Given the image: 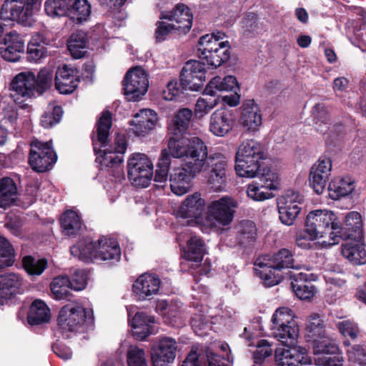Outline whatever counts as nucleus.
<instances>
[{
  "label": "nucleus",
  "instance_id": "1",
  "mask_svg": "<svg viewBox=\"0 0 366 366\" xmlns=\"http://www.w3.org/2000/svg\"><path fill=\"white\" fill-rule=\"evenodd\" d=\"M271 335L285 345L275 350L277 366H310L312 360L305 348L295 347L299 335V326L293 311L279 307L272 317Z\"/></svg>",
  "mask_w": 366,
  "mask_h": 366
},
{
  "label": "nucleus",
  "instance_id": "2",
  "mask_svg": "<svg viewBox=\"0 0 366 366\" xmlns=\"http://www.w3.org/2000/svg\"><path fill=\"white\" fill-rule=\"evenodd\" d=\"M111 126L112 114L109 111H104L97 123V137H92L94 149L97 152L99 144L100 149L97 152L96 161L101 165V169H107L118 181H121L124 178L121 164L123 162V154L127 150V142L124 134H117L114 146H107V141Z\"/></svg>",
  "mask_w": 366,
  "mask_h": 366
},
{
  "label": "nucleus",
  "instance_id": "3",
  "mask_svg": "<svg viewBox=\"0 0 366 366\" xmlns=\"http://www.w3.org/2000/svg\"><path fill=\"white\" fill-rule=\"evenodd\" d=\"M307 335L314 342L315 363L318 366H342V357L337 355L339 348L325 337L322 321L317 314L312 315L307 323Z\"/></svg>",
  "mask_w": 366,
  "mask_h": 366
},
{
  "label": "nucleus",
  "instance_id": "4",
  "mask_svg": "<svg viewBox=\"0 0 366 366\" xmlns=\"http://www.w3.org/2000/svg\"><path fill=\"white\" fill-rule=\"evenodd\" d=\"M225 36L220 31L201 36L197 46L199 57L214 68L227 61L230 57V45L228 41H223Z\"/></svg>",
  "mask_w": 366,
  "mask_h": 366
},
{
  "label": "nucleus",
  "instance_id": "5",
  "mask_svg": "<svg viewBox=\"0 0 366 366\" xmlns=\"http://www.w3.org/2000/svg\"><path fill=\"white\" fill-rule=\"evenodd\" d=\"M264 157L262 144L254 139L243 141L236 153L235 171L242 177L254 178L260 167L259 161Z\"/></svg>",
  "mask_w": 366,
  "mask_h": 366
},
{
  "label": "nucleus",
  "instance_id": "6",
  "mask_svg": "<svg viewBox=\"0 0 366 366\" xmlns=\"http://www.w3.org/2000/svg\"><path fill=\"white\" fill-rule=\"evenodd\" d=\"M92 311L77 303L64 306L58 316L59 330L65 338H69L72 334L83 332L92 320Z\"/></svg>",
  "mask_w": 366,
  "mask_h": 366
},
{
  "label": "nucleus",
  "instance_id": "7",
  "mask_svg": "<svg viewBox=\"0 0 366 366\" xmlns=\"http://www.w3.org/2000/svg\"><path fill=\"white\" fill-rule=\"evenodd\" d=\"M238 202L229 196L212 201L208 206L203 224L211 230L218 232L232 222Z\"/></svg>",
  "mask_w": 366,
  "mask_h": 366
},
{
  "label": "nucleus",
  "instance_id": "8",
  "mask_svg": "<svg viewBox=\"0 0 366 366\" xmlns=\"http://www.w3.org/2000/svg\"><path fill=\"white\" fill-rule=\"evenodd\" d=\"M169 156L174 158L189 159L188 162H205L207 157V147L205 143L197 137H187L182 134L174 135L168 142Z\"/></svg>",
  "mask_w": 366,
  "mask_h": 366
},
{
  "label": "nucleus",
  "instance_id": "9",
  "mask_svg": "<svg viewBox=\"0 0 366 366\" xmlns=\"http://www.w3.org/2000/svg\"><path fill=\"white\" fill-rule=\"evenodd\" d=\"M305 227H307V232L312 237H323L329 231L330 242L331 237L340 232V222L336 214L328 209H316L307 214Z\"/></svg>",
  "mask_w": 366,
  "mask_h": 366
},
{
  "label": "nucleus",
  "instance_id": "10",
  "mask_svg": "<svg viewBox=\"0 0 366 366\" xmlns=\"http://www.w3.org/2000/svg\"><path fill=\"white\" fill-rule=\"evenodd\" d=\"M127 173L134 186L147 187L153 177V164L146 154L134 153L127 161Z\"/></svg>",
  "mask_w": 366,
  "mask_h": 366
},
{
  "label": "nucleus",
  "instance_id": "11",
  "mask_svg": "<svg viewBox=\"0 0 366 366\" xmlns=\"http://www.w3.org/2000/svg\"><path fill=\"white\" fill-rule=\"evenodd\" d=\"M204 164L205 162H187L174 168L169 177L172 192L178 196L186 194L189 190L192 179L203 169Z\"/></svg>",
  "mask_w": 366,
  "mask_h": 366
},
{
  "label": "nucleus",
  "instance_id": "12",
  "mask_svg": "<svg viewBox=\"0 0 366 366\" xmlns=\"http://www.w3.org/2000/svg\"><path fill=\"white\" fill-rule=\"evenodd\" d=\"M228 159L221 153L207 155L203 167L207 182L214 191H222L227 183Z\"/></svg>",
  "mask_w": 366,
  "mask_h": 366
},
{
  "label": "nucleus",
  "instance_id": "13",
  "mask_svg": "<svg viewBox=\"0 0 366 366\" xmlns=\"http://www.w3.org/2000/svg\"><path fill=\"white\" fill-rule=\"evenodd\" d=\"M29 163L33 170L44 172L56 163L57 155L51 142H43L34 139L30 143Z\"/></svg>",
  "mask_w": 366,
  "mask_h": 366
},
{
  "label": "nucleus",
  "instance_id": "14",
  "mask_svg": "<svg viewBox=\"0 0 366 366\" xmlns=\"http://www.w3.org/2000/svg\"><path fill=\"white\" fill-rule=\"evenodd\" d=\"M148 87V75L143 68L137 66L127 71L124 81V91L129 101H138L146 94Z\"/></svg>",
  "mask_w": 366,
  "mask_h": 366
},
{
  "label": "nucleus",
  "instance_id": "15",
  "mask_svg": "<svg viewBox=\"0 0 366 366\" xmlns=\"http://www.w3.org/2000/svg\"><path fill=\"white\" fill-rule=\"evenodd\" d=\"M177 342L175 339L162 336L153 344L151 360L153 366H169L176 357Z\"/></svg>",
  "mask_w": 366,
  "mask_h": 366
},
{
  "label": "nucleus",
  "instance_id": "16",
  "mask_svg": "<svg viewBox=\"0 0 366 366\" xmlns=\"http://www.w3.org/2000/svg\"><path fill=\"white\" fill-rule=\"evenodd\" d=\"M340 232L336 231V234L331 237V242H324L327 245L331 246L340 242L341 239H358L362 238V221L361 214L357 212H350L345 219L344 227L340 225Z\"/></svg>",
  "mask_w": 366,
  "mask_h": 366
},
{
  "label": "nucleus",
  "instance_id": "17",
  "mask_svg": "<svg viewBox=\"0 0 366 366\" xmlns=\"http://www.w3.org/2000/svg\"><path fill=\"white\" fill-rule=\"evenodd\" d=\"M204 64L197 60L186 62L181 72L183 86L189 90L197 91L206 80Z\"/></svg>",
  "mask_w": 366,
  "mask_h": 366
},
{
  "label": "nucleus",
  "instance_id": "18",
  "mask_svg": "<svg viewBox=\"0 0 366 366\" xmlns=\"http://www.w3.org/2000/svg\"><path fill=\"white\" fill-rule=\"evenodd\" d=\"M134 307L129 306L127 307L129 322L132 327V335L139 340H144L147 336L154 332L152 325L154 323V317L147 315L144 312H137L134 316L130 320Z\"/></svg>",
  "mask_w": 366,
  "mask_h": 366
},
{
  "label": "nucleus",
  "instance_id": "19",
  "mask_svg": "<svg viewBox=\"0 0 366 366\" xmlns=\"http://www.w3.org/2000/svg\"><path fill=\"white\" fill-rule=\"evenodd\" d=\"M161 280L159 277L151 273L141 274L134 282L132 291L137 298L144 300L157 295L159 290Z\"/></svg>",
  "mask_w": 366,
  "mask_h": 366
},
{
  "label": "nucleus",
  "instance_id": "20",
  "mask_svg": "<svg viewBox=\"0 0 366 366\" xmlns=\"http://www.w3.org/2000/svg\"><path fill=\"white\" fill-rule=\"evenodd\" d=\"M234 123L232 112L226 108H220L211 114L209 129L214 136L222 137L232 131Z\"/></svg>",
  "mask_w": 366,
  "mask_h": 366
},
{
  "label": "nucleus",
  "instance_id": "21",
  "mask_svg": "<svg viewBox=\"0 0 366 366\" xmlns=\"http://www.w3.org/2000/svg\"><path fill=\"white\" fill-rule=\"evenodd\" d=\"M254 271L266 287H272L279 284L282 280L280 271L269 262V255L257 257L254 262Z\"/></svg>",
  "mask_w": 366,
  "mask_h": 366
},
{
  "label": "nucleus",
  "instance_id": "22",
  "mask_svg": "<svg viewBox=\"0 0 366 366\" xmlns=\"http://www.w3.org/2000/svg\"><path fill=\"white\" fill-rule=\"evenodd\" d=\"M159 17L174 23L177 29L184 33L189 31L192 25L193 15L190 9L184 4H177L172 11H162Z\"/></svg>",
  "mask_w": 366,
  "mask_h": 366
},
{
  "label": "nucleus",
  "instance_id": "23",
  "mask_svg": "<svg viewBox=\"0 0 366 366\" xmlns=\"http://www.w3.org/2000/svg\"><path fill=\"white\" fill-rule=\"evenodd\" d=\"M236 237L229 234L224 239L225 244L233 247L238 244L247 245L255 240L257 235V228L252 221L242 220L235 227Z\"/></svg>",
  "mask_w": 366,
  "mask_h": 366
},
{
  "label": "nucleus",
  "instance_id": "24",
  "mask_svg": "<svg viewBox=\"0 0 366 366\" xmlns=\"http://www.w3.org/2000/svg\"><path fill=\"white\" fill-rule=\"evenodd\" d=\"M4 46L1 48V57L8 61H17L25 49L23 37L15 31L6 34L4 38Z\"/></svg>",
  "mask_w": 366,
  "mask_h": 366
},
{
  "label": "nucleus",
  "instance_id": "25",
  "mask_svg": "<svg viewBox=\"0 0 366 366\" xmlns=\"http://www.w3.org/2000/svg\"><path fill=\"white\" fill-rule=\"evenodd\" d=\"M36 83V76L33 72L26 71L18 74L11 83V90L14 92L12 97L31 98L34 95Z\"/></svg>",
  "mask_w": 366,
  "mask_h": 366
},
{
  "label": "nucleus",
  "instance_id": "26",
  "mask_svg": "<svg viewBox=\"0 0 366 366\" xmlns=\"http://www.w3.org/2000/svg\"><path fill=\"white\" fill-rule=\"evenodd\" d=\"M242 109L240 124L249 132L259 130L262 124V116L259 105L253 99H249L244 102Z\"/></svg>",
  "mask_w": 366,
  "mask_h": 366
},
{
  "label": "nucleus",
  "instance_id": "27",
  "mask_svg": "<svg viewBox=\"0 0 366 366\" xmlns=\"http://www.w3.org/2000/svg\"><path fill=\"white\" fill-rule=\"evenodd\" d=\"M79 81L77 71L71 66L64 65L59 67L56 71L55 86L61 94H67L73 92Z\"/></svg>",
  "mask_w": 366,
  "mask_h": 366
},
{
  "label": "nucleus",
  "instance_id": "28",
  "mask_svg": "<svg viewBox=\"0 0 366 366\" xmlns=\"http://www.w3.org/2000/svg\"><path fill=\"white\" fill-rule=\"evenodd\" d=\"M157 122L155 112L149 109H141L131 121V130L138 137H144L154 129Z\"/></svg>",
  "mask_w": 366,
  "mask_h": 366
},
{
  "label": "nucleus",
  "instance_id": "29",
  "mask_svg": "<svg viewBox=\"0 0 366 366\" xmlns=\"http://www.w3.org/2000/svg\"><path fill=\"white\" fill-rule=\"evenodd\" d=\"M204 206L205 201L202 198L200 193L194 192L187 196L182 202L177 215L184 219H194L197 222L204 211Z\"/></svg>",
  "mask_w": 366,
  "mask_h": 366
},
{
  "label": "nucleus",
  "instance_id": "30",
  "mask_svg": "<svg viewBox=\"0 0 366 366\" xmlns=\"http://www.w3.org/2000/svg\"><path fill=\"white\" fill-rule=\"evenodd\" d=\"M120 257L121 249L115 239L102 237L97 240V249L94 256L96 261H119Z\"/></svg>",
  "mask_w": 366,
  "mask_h": 366
},
{
  "label": "nucleus",
  "instance_id": "31",
  "mask_svg": "<svg viewBox=\"0 0 366 366\" xmlns=\"http://www.w3.org/2000/svg\"><path fill=\"white\" fill-rule=\"evenodd\" d=\"M205 248L202 239L197 236H191L187 245L184 248L182 257L191 262V267L199 266L202 261Z\"/></svg>",
  "mask_w": 366,
  "mask_h": 366
},
{
  "label": "nucleus",
  "instance_id": "32",
  "mask_svg": "<svg viewBox=\"0 0 366 366\" xmlns=\"http://www.w3.org/2000/svg\"><path fill=\"white\" fill-rule=\"evenodd\" d=\"M342 254L354 264H364L366 263V251L361 239H350V241L342 245Z\"/></svg>",
  "mask_w": 366,
  "mask_h": 366
},
{
  "label": "nucleus",
  "instance_id": "33",
  "mask_svg": "<svg viewBox=\"0 0 366 366\" xmlns=\"http://www.w3.org/2000/svg\"><path fill=\"white\" fill-rule=\"evenodd\" d=\"M97 249V241L94 242L91 238H84L79 240L76 244L70 247L71 254L78 259L90 262L96 261V250Z\"/></svg>",
  "mask_w": 366,
  "mask_h": 366
},
{
  "label": "nucleus",
  "instance_id": "34",
  "mask_svg": "<svg viewBox=\"0 0 366 366\" xmlns=\"http://www.w3.org/2000/svg\"><path fill=\"white\" fill-rule=\"evenodd\" d=\"M291 287L296 296L300 300H310L317 292L316 287L310 282H307V274L299 272L292 275Z\"/></svg>",
  "mask_w": 366,
  "mask_h": 366
},
{
  "label": "nucleus",
  "instance_id": "35",
  "mask_svg": "<svg viewBox=\"0 0 366 366\" xmlns=\"http://www.w3.org/2000/svg\"><path fill=\"white\" fill-rule=\"evenodd\" d=\"M239 89L237 79L232 75L222 78L217 76L212 78L204 89V94L215 96L218 92H232Z\"/></svg>",
  "mask_w": 366,
  "mask_h": 366
},
{
  "label": "nucleus",
  "instance_id": "36",
  "mask_svg": "<svg viewBox=\"0 0 366 366\" xmlns=\"http://www.w3.org/2000/svg\"><path fill=\"white\" fill-rule=\"evenodd\" d=\"M355 188V181L350 177H336L329 184L328 194L332 199H338L350 194Z\"/></svg>",
  "mask_w": 366,
  "mask_h": 366
},
{
  "label": "nucleus",
  "instance_id": "37",
  "mask_svg": "<svg viewBox=\"0 0 366 366\" xmlns=\"http://www.w3.org/2000/svg\"><path fill=\"white\" fill-rule=\"evenodd\" d=\"M92 14V6L88 0H68L67 15L74 21H86Z\"/></svg>",
  "mask_w": 366,
  "mask_h": 366
},
{
  "label": "nucleus",
  "instance_id": "38",
  "mask_svg": "<svg viewBox=\"0 0 366 366\" xmlns=\"http://www.w3.org/2000/svg\"><path fill=\"white\" fill-rule=\"evenodd\" d=\"M159 307H161L164 310L162 312V315L164 316L165 322L167 324L174 327L183 325V305L181 302L177 301L172 302L169 306H167L165 302H162L159 304Z\"/></svg>",
  "mask_w": 366,
  "mask_h": 366
},
{
  "label": "nucleus",
  "instance_id": "39",
  "mask_svg": "<svg viewBox=\"0 0 366 366\" xmlns=\"http://www.w3.org/2000/svg\"><path fill=\"white\" fill-rule=\"evenodd\" d=\"M18 189L14 181L10 177L0 179V207L6 208L17 198Z\"/></svg>",
  "mask_w": 366,
  "mask_h": 366
},
{
  "label": "nucleus",
  "instance_id": "40",
  "mask_svg": "<svg viewBox=\"0 0 366 366\" xmlns=\"http://www.w3.org/2000/svg\"><path fill=\"white\" fill-rule=\"evenodd\" d=\"M61 226L67 236L77 235L82 229L83 224L79 214L74 210H68L61 218Z\"/></svg>",
  "mask_w": 366,
  "mask_h": 366
},
{
  "label": "nucleus",
  "instance_id": "41",
  "mask_svg": "<svg viewBox=\"0 0 366 366\" xmlns=\"http://www.w3.org/2000/svg\"><path fill=\"white\" fill-rule=\"evenodd\" d=\"M50 319V310L44 302L34 300L28 314V322L31 325L46 322Z\"/></svg>",
  "mask_w": 366,
  "mask_h": 366
},
{
  "label": "nucleus",
  "instance_id": "42",
  "mask_svg": "<svg viewBox=\"0 0 366 366\" xmlns=\"http://www.w3.org/2000/svg\"><path fill=\"white\" fill-rule=\"evenodd\" d=\"M87 44L88 39L86 33L79 31L71 35L67 42V47L74 58L80 59L86 52Z\"/></svg>",
  "mask_w": 366,
  "mask_h": 366
},
{
  "label": "nucleus",
  "instance_id": "43",
  "mask_svg": "<svg viewBox=\"0 0 366 366\" xmlns=\"http://www.w3.org/2000/svg\"><path fill=\"white\" fill-rule=\"evenodd\" d=\"M46 48L44 45V36L36 34L32 36L27 46V59L29 61L36 62L44 57Z\"/></svg>",
  "mask_w": 366,
  "mask_h": 366
},
{
  "label": "nucleus",
  "instance_id": "44",
  "mask_svg": "<svg viewBox=\"0 0 366 366\" xmlns=\"http://www.w3.org/2000/svg\"><path fill=\"white\" fill-rule=\"evenodd\" d=\"M192 117V110L187 108L180 109L174 116L172 123L168 127L169 133L174 135L182 134L187 129Z\"/></svg>",
  "mask_w": 366,
  "mask_h": 366
},
{
  "label": "nucleus",
  "instance_id": "45",
  "mask_svg": "<svg viewBox=\"0 0 366 366\" xmlns=\"http://www.w3.org/2000/svg\"><path fill=\"white\" fill-rule=\"evenodd\" d=\"M269 262L280 271L287 268L300 269L299 264H295L292 252L287 249L280 250L272 257L269 256Z\"/></svg>",
  "mask_w": 366,
  "mask_h": 366
},
{
  "label": "nucleus",
  "instance_id": "46",
  "mask_svg": "<svg viewBox=\"0 0 366 366\" xmlns=\"http://www.w3.org/2000/svg\"><path fill=\"white\" fill-rule=\"evenodd\" d=\"M312 117L317 131L325 134L329 129L330 125L328 111L325 106L322 103L314 106L312 110Z\"/></svg>",
  "mask_w": 366,
  "mask_h": 366
},
{
  "label": "nucleus",
  "instance_id": "47",
  "mask_svg": "<svg viewBox=\"0 0 366 366\" xmlns=\"http://www.w3.org/2000/svg\"><path fill=\"white\" fill-rule=\"evenodd\" d=\"M22 264L29 276H39L47 267V260L45 258H36L29 255L23 257Z\"/></svg>",
  "mask_w": 366,
  "mask_h": 366
},
{
  "label": "nucleus",
  "instance_id": "48",
  "mask_svg": "<svg viewBox=\"0 0 366 366\" xmlns=\"http://www.w3.org/2000/svg\"><path fill=\"white\" fill-rule=\"evenodd\" d=\"M50 289L53 297L56 300L66 298L71 289L69 278L67 276H58L52 280Z\"/></svg>",
  "mask_w": 366,
  "mask_h": 366
},
{
  "label": "nucleus",
  "instance_id": "49",
  "mask_svg": "<svg viewBox=\"0 0 366 366\" xmlns=\"http://www.w3.org/2000/svg\"><path fill=\"white\" fill-rule=\"evenodd\" d=\"M256 177L259 178L261 184H262L269 192L272 190H276L279 188V175L270 168L260 169L259 167Z\"/></svg>",
  "mask_w": 366,
  "mask_h": 366
},
{
  "label": "nucleus",
  "instance_id": "50",
  "mask_svg": "<svg viewBox=\"0 0 366 366\" xmlns=\"http://www.w3.org/2000/svg\"><path fill=\"white\" fill-rule=\"evenodd\" d=\"M204 97L198 99L195 104L194 114L197 118H202L207 114L219 103L215 96H208L204 94Z\"/></svg>",
  "mask_w": 366,
  "mask_h": 366
},
{
  "label": "nucleus",
  "instance_id": "51",
  "mask_svg": "<svg viewBox=\"0 0 366 366\" xmlns=\"http://www.w3.org/2000/svg\"><path fill=\"white\" fill-rule=\"evenodd\" d=\"M44 10L50 17L64 16L68 12V0H46Z\"/></svg>",
  "mask_w": 366,
  "mask_h": 366
},
{
  "label": "nucleus",
  "instance_id": "52",
  "mask_svg": "<svg viewBox=\"0 0 366 366\" xmlns=\"http://www.w3.org/2000/svg\"><path fill=\"white\" fill-rule=\"evenodd\" d=\"M127 362L128 366H147L144 350L137 345L129 346L127 353Z\"/></svg>",
  "mask_w": 366,
  "mask_h": 366
},
{
  "label": "nucleus",
  "instance_id": "53",
  "mask_svg": "<svg viewBox=\"0 0 366 366\" xmlns=\"http://www.w3.org/2000/svg\"><path fill=\"white\" fill-rule=\"evenodd\" d=\"M247 194L249 198L254 201H264L271 199L274 196L262 184H259L256 182H252L248 184Z\"/></svg>",
  "mask_w": 366,
  "mask_h": 366
},
{
  "label": "nucleus",
  "instance_id": "54",
  "mask_svg": "<svg viewBox=\"0 0 366 366\" xmlns=\"http://www.w3.org/2000/svg\"><path fill=\"white\" fill-rule=\"evenodd\" d=\"M170 164L171 158L169 154L166 150L162 151L154 177L155 182L162 183L167 181Z\"/></svg>",
  "mask_w": 366,
  "mask_h": 366
},
{
  "label": "nucleus",
  "instance_id": "55",
  "mask_svg": "<svg viewBox=\"0 0 366 366\" xmlns=\"http://www.w3.org/2000/svg\"><path fill=\"white\" fill-rule=\"evenodd\" d=\"M25 6V0H5L1 9V17L4 21H12L19 9Z\"/></svg>",
  "mask_w": 366,
  "mask_h": 366
},
{
  "label": "nucleus",
  "instance_id": "56",
  "mask_svg": "<svg viewBox=\"0 0 366 366\" xmlns=\"http://www.w3.org/2000/svg\"><path fill=\"white\" fill-rule=\"evenodd\" d=\"M14 252L11 244L0 236V269L10 267L14 264Z\"/></svg>",
  "mask_w": 366,
  "mask_h": 366
},
{
  "label": "nucleus",
  "instance_id": "57",
  "mask_svg": "<svg viewBox=\"0 0 366 366\" xmlns=\"http://www.w3.org/2000/svg\"><path fill=\"white\" fill-rule=\"evenodd\" d=\"M194 332L199 336L207 335L212 329L209 318L204 314H194L191 319Z\"/></svg>",
  "mask_w": 366,
  "mask_h": 366
},
{
  "label": "nucleus",
  "instance_id": "58",
  "mask_svg": "<svg viewBox=\"0 0 366 366\" xmlns=\"http://www.w3.org/2000/svg\"><path fill=\"white\" fill-rule=\"evenodd\" d=\"M303 202V197L297 192L289 189L277 198V207H300V204Z\"/></svg>",
  "mask_w": 366,
  "mask_h": 366
},
{
  "label": "nucleus",
  "instance_id": "59",
  "mask_svg": "<svg viewBox=\"0 0 366 366\" xmlns=\"http://www.w3.org/2000/svg\"><path fill=\"white\" fill-rule=\"evenodd\" d=\"M155 39L157 42H162L168 39L176 31H179L174 23L166 21H157L156 24Z\"/></svg>",
  "mask_w": 366,
  "mask_h": 366
},
{
  "label": "nucleus",
  "instance_id": "60",
  "mask_svg": "<svg viewBox=\"0 0 366 366\" xmlns=\"http://www.w3.org/2000/svg\"><path fill=\"white\" fill-rule=\"evenodd\" d=\"M330 176L328 174H322L311 168L309 176L310 185L317 194H322L325 189Z\"/></svg>",
  "mask_w": 366,
  "mask_h": 366
},
{
  "label": "nucleus",
  "instance_id": "61",
  "mask_svg": "<svg viewBox=\"0 0 366 366\" xmlns=\"http://www.w3.org/2000/svg\"><path fill=\"white\" fill-rule=\"evenodd\" d=\"M63 110L60 106H55L52 112H46L41 118V124L43 127L49 129L59 123L62 117Z\"/></svg>",
  "mask_w": 366,
  "mask_h": 366
},
{
  "label": "nucleus",
  "instance_id": "62",
  "mask_svg": "<svg viewBox=\"0 0 366 366\" xmlns=\"http://www.w3.org/2000/svg\"><path fill=\"white\" fill-rule=\"evenodd\" d=\"M184 90H189V89H186L183 86L182 80L180 79V83H179L177 80L173 79L167 83L166 89L163 90L162 97L165 100L173 101L179 97Z\"/></svg>",
  "mask_w": 366,
  "mask_h": 366
},
{
  "label": "nucleus",
  "instance_id": "63",
  "mask_svg": "<svg viewBox=\"0 0 366 366\" xmlns=\"http://www.w3.org/2000/svg\"><path fill=\"white\" fill-rule=\"evenodd\" d=\"M277 207L280 221L284 224L288 226L293 224L295 219L301 210L300 207H285V206Z\"/></svg>",
  "mask_w": 366,
  "mask_h": 366
},
{
  "label": "nucleus",
  "instance_id": "64",
  "mask_svg": "<svg viewBox=\"0 0 366 366\" xmlns=\"http://www.w3.org/2000/svg\"><path fill=\"white\" fill-rule=\"evenodd\" d=\"M16 107L14 103L2 102L1 104L0 119L14 124L17 120Z\"/></svg>",
  "mask_w": 366,
  "mask_h": 366
}]
</instances>
